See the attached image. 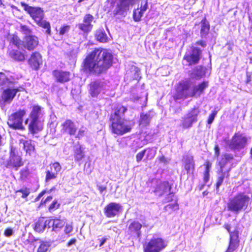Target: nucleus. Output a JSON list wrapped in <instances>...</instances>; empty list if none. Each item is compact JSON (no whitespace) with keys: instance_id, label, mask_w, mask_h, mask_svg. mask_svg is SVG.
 <instances>
[{"instance_id":"nucleus-1","label":"nucleus","mask_w":252,"mask_h":252,"mask_svg":"<svg viewBox=\"0 0 252 252\" xmlns=\"http://www.w3.org/2000/svg\"><path fill=\"white\" fill-rule=\"evenodd\" d=\"M114 56L107 49L95 47L87 53L81 63L83 72L95 76L106 74L114 63Z\"/></svg>"},{"instance_id":"nucleus-2","label":"nucleus","mask_w":252,"mask_h":252,"mask_svg":"<svg viewBox=\"0 0 252 252\" xmlns=\"http://www.w3.org/2000/svg\"><path fill=\"white\" fill-rule=\"evenodd\" d=\"M191 83L189 79L182 80L176 86V93L173 95L175 100L185 99L188 97H198L204 94L205 90L209 87L208 81H203L194 85L189 92Z\"/></svg>"},{"instance_id":"nucleus-3","label":"nucleus","mask_w":252,"mask_h":252,"mask_svg":"<svg viewBox=\"0 0 252 252\" xmlns=\"http://www.w3.org/2000/svg\"><path fill=\"white\" fill-rule=\"evenodd\" d=\"M8 41L10 45L19 48L22 46L25 49L29 51H33L39 45V38L35 35H27L24 37L23 40L16 33L9 34Z\"/></svg>"},{"instance_id":"nucleus-4","label":"nucleus","mask_w":252,"mask_h":252,"mask_svg":"<svg viewBox=\"0 0 252 252\" xmlns=\"http://www.w3.org/2000/svg\"><path fill=\"white\" fill-rule=\"evenodd\" d=\"M252 201V196L250 197L243 192H238L228 200L227 203V210L238 214L242 210L247 209Z\"/></svg>"},{"instance_id":"nucleus-5","label":"nucleus","mask_w":252,"mask_h":252,"mask_svg":"<svg viewBox=\"0 0 252 252\" xmlns=\"http://www.w3.org/2000/svg\"><path fill=\"white\" fill-rule=\"evenodd\" d=\"M9 158L6 161L5 167L7 168H13L17 170L24 165L22 153L13 147H11L9 153Z\"/></svg>"},{"instance_id":"nucleus-6","label":"nucleus","mask_w":252,"mask_h":252,"mask_svg":"<svg viewBox=\"0 0 252 252\" xmlns=\"http://www.w3.org/2000/svg\"><path fill=\"white\" fill-rule=\"evenodd\" d=\"M27 113L26 110L19 109L11 113L8 117L7 124L8 126L13 129L24 130L23 118Z\"/></svg>"},{"instance_id":"nucleus-7","label":"nucleus","mask_w":252,"mask_h":252,"mask_svg":"<svg viewBox=\"0 0 252 252\" xmlns=\"http://www.w3.org/2000/svg\"><path fill=\"white\" fill-rule=\"evenodd\" d=\"M223 227L229 234L228 245L225 252H234L238 248L240 245L238 227L236 226L233 230H231V226L229 223H225Z\"/></svg>"},{"instance_id":"nucleus-8","label":"nucleus","mask_w":252,"mask_h":252,"mask_svg":"<svg viewBox=\"0 0 252 252\" xmlns=\"http://www.w3.org/2000/svg\"><path fill=\"white\" fill-rule=\"evenodd\" d=\"M166 244L161 237H153L143 244V252H161Z\"/></svg>"},{"instance_id":"nucleus-9","label":"nucleus","mask_w":252,"mask_h":252,"mask_svg":"<svg viewBox=\"0 0 252 252\" xmlns=\"http://www.w3.org/2000/svg\"><path fill=\"white\" fill-rule=\"evenodd\" d=\"M109 121L110 122L109 127L113 134L123 135L131 131V126L126 124L122 119L109 120Z\"/></svg>"},{"instance_id":"nucleus-10","label":"nucleus","mask_w":252,"mask_h":252,"mask_svg":"<svg viewBox=\"0 0 252 252\" xmlns=\"http://www.w3.org/2000/svg\"><path fill=\"white\" fill-rule=\"evenodd\" d=\"M7 54L12 61L16 62H24L27 57L25 50L18 48L14 45H10L9 43L7 50Z\"/></svg>"},{"instance_id":"nucleus-11","label":"nucleus","mask_w":252,"mask_h":252,"mask_svg":"<svg viewBox=\"0 0 252 252\" xmlns=\"http://www.w3.org/2000/svg\"><path fill=\"white\" fill-rule=\"evenodd\" d=\"M202 56V50L198 47L191 46L190 52L186 53L183 57V60L188 63L189 66L199 63Z\"/></svg>"},{"instance_id":"nucleus-12","label":"nucleus","mask_w":252,"mask_h":252,"mask_svg":"<svg viewBox=\"0 0 252 252\" xmlns=\"http://www.w3.org/2000/svg\"><path fill=\"white\" fill-rule=\"evenodd\" d=\"M20 4L35 23L44 19V11L41 7L30 6L24 1H21Z\"/></svg>"},{"instance_id":"nucleus-13","label":"nucleus","mask_w":252,"mask_h":252,"mask_svg":"<svg viewBox=\"0 0 252 252\" xmlns=\"http://www.w3.org/2000/svg\"><path fill=\"white\" fill-rule=\"evenodd\" d=\"M22 87L7 88L4 89L0 96V104L4 106L7 103H10L17 93L21 90Z\"/></svg>"},{"instance_id":"nucleus-14","label":"nucleus","mask_w":252,"mask_h":252,"mask_svg":"<svg viewBox=\"0 0 252 252\" xmlns=\"http://www.w3.org/2000/svg\"><path fill=\"white\" fill-rule=\"evenodd\" d=\"M247 138L243 134L236 132L231 139L229 147L233 150L242 149L247 145Z\"/></svg>"},{"instance_id":"nucleus-15","label":"nucleus","mask_w":252,"mask_h":252,"mask_svg":"<svg viewBox=\"0 0 252 252\" xmlns=\"http://www.w3.org/2000/svg\"><path fill=\"white\" fill-rule=\"evenodd\" d=\"M52 75L57 83L64 84L71 80V73L68 71H63L56 69L52 71Z\"/></svg>"},{"instance_id":"nucleus-16","label":"nucleus","mask_w":252,"mask_h":252,"mask_svg":"<svg viewBox=\"0 0 252 252\" xmlns=\"http://www.w3.org/2000/svg\"><path fill=\"white\" fill-rule=\"evenodd\" d=\"M28 63L32 69L34 70H38L40 66L42 64L41 54L37 51L32 52L28 60Z\"/></svg>"},{"instance_id":"nucleus-17","label":"nucleus","mask_w":252,"mask_h":252,"mask_svg":"<svg viewBox=\"0 0 252 252\" xmlns=\"http://www.w3.org/2000/svg\"><path fill=\"white\" fill-rule=\"evenodd\" d=\"M122 206L116 202L108 203L104 209V213L107 218H113L118 215L122 210Z\"/></svg>"},{"instance_id":"nucleus-18","label":"nucleus","mask_w":252,"mask_h":252,"mask_svg":"<svg viewBox=\"0 0 252 252\" xmlns=\"http://www.w3.org/2000/svg\"><path fill=\"white\" fill-rule=\"evenodd\" d=\"M50 170L46 171L45 182L47 183L52 180L56 179L58 174L61 171L62 166L58 162H55L50 164Z\"/></svg>"},{"instance_id":"nucleus-19","label":"nucleus","mask_w":252,"mask_h":252,"mask_svg":"<svg viewBox=\"0 0 252 252\" xmlns=\"http://www.w3.org/2000/svg\"><path fill=\"white\" fill-rule=\"evenodd\" d=\"M77 128L74 123L70 119H66L61 124V131L70 136L75 135Z\"/></svg>"},{"instance_id":"nucleus-20","label":"nucleus","mask_w":252,"mask_h":252,"mask_svg":"<svg viewBox=\"0 0 252 252\" xmlns=\"http://www.w3.org/2000/svg\"><path fill=\"white\" fill-rule=\"evenodd\" d=\"M172 185L168 181H164L161 182L157 185L155 188L154 192L159 196H161L167 192H170L172 188Z\"/></svg>"},{"instance_id":"nucleus-21","label":"nucleus","mask_w":252,"mask_h":252,"mask_svg":"<svg viewBox=\"0 0 252 252\" xmlns=\"http://www.w3.org/2000/svg\"><path fill=\"white\" fill-rule=\"evenodd\" d=\"M89 93L92 97H97L102 90L103 85L98 80H94L89 84Z\"/></svg>"},{"instance_id":"nucleus-22","label":"nucleus","mask_w":252,"mask_h":252,"mask_svg":"<svg viewBox=\"0 0 252 252\" xmlns=\"http://www.w3.org/2000/svg\"><path fill=\"white\" fill-rule=\"evenodd\" d=\"M142 225L141 223L138 221H132L129 225L127 228V234L128 235L132 237L135 236L139 237L141 236V229Z\"/></svg>"},{"instance_id":"nucleus-23","label":"nucleus","mask_w":252,"mask_h":252,"mask_svg":"<svg viewBox=\"0 0 252 252\" xmlns=\"http://www.w3.org/2000/svg\"><path fill=\"white\" fill-rule=\"evenodd\" d=\"M231 169L232 167L230 166H228L227 168L220 167V169L218 172L219 176L217 178L216 184L217 189H219L221 185L224 178H228L229 177V172Z\"/></svg>"},{"instance_id":"nucleus-24","label":"nucleus","mask_w":252,"mask_h":252,"mask_svg":"<svg viewBox=\"0 0 252 252\" xmlns=\"http://www.w3.org/2000/svg\"><path fill=\"white\" fill-rule=\"evenodd\" d=\"M183 164L187 174L189 173L190 171H193L195 169L193 157L190 155L184 156L183 159Z\"/></svg>"},{"instance_id":"nucleus-25","label":"nucleus","mask_w":252,"mask_h":252,"mask_svg":"<svg viewBox=\"0 0 252 252\" xmlns=\"http://www.w3.org/2000/svg\"><path fill=\"white\" fill-rule=\"evenodd\" d=\"M114 112L111 113L109 120L122 119L121 116H124L127 111L126 107L122 105H117L113 109Z\"/></svg>"},{"instance_id":"nucleus-26","label":"nucleus","mask_w":252,"mask_h":252,"mask_svg":"<svg viewBox=\"0 0 252 252\" xmlns=\"http://www.w3.org/2000/svg\"><path fill=\"white\" fill-rule=\"evenodd\" d=\"M28 127L29 133L32 135H34L43 129L42 125L39 124V120H30V123Z\"/></svg>"},{"instance_id":"nucleus-27","label":"nucleus","mask_w":252,"mask_h":252,"mask_svg":"<svg viewBox=\"0 0 252 252\" xmlns=\"http://www.w3.org/2000/svg\"><path fill=\"white\" fill-rule=\"evenodd\" d=\"M133 3V0H119V2L116 5L115 14L121 13L126 10H128L129 5H132Z\"/></svg>"},{"instance_id":"nucleus-28","label":"nucleus","mask_w":252,"mask_h":252,"mask_svg":"<svg viewBox=\"0 0 252 252\" xmlns=\"http://www.w3.org/2000/svg\"><path fill=\"white\" fill-rule=\"evenodd\" d=\"M133 3V0H119V2L116 5L115 14L121 13L126 10H128L129 5H132Z\"/></svg>"},{"instance_id":"nucleus-29","label":"nucleus","mask_w":252,"mask_h":252,"mask_svg":"<svg viewBox=\"0 0 252 252\" xmlns=\"http://www.w3.org/2000/svg\"><path fill=\"white\" fill-rule=\"evenodd\" d=\"M22 143L23 144V149L26 155L31 156L35 152V146L32 143L31 139L23 140Z\"/></svg>"},{"instance_id":"nucleus-30","label":"nucleus","mask_w":252,"mask_h":252,"mask_svg":"<svg viewBox=\"0 0 252 252\" xmlns=\"http://www.w3.org/2000/svg\"><path fill=\"white\" fill-rule=\"evenodd\" d=\"M201 29H200V36L202 38L206 37L210 31V24L207 21L205 17H204L200 22Z\"/></svg>"},{"instance_id":"nucleus-31","label":"nucleus","mask_w":252,"mask_h":252,"mask_svg":"<svg viewBox=\"0 0 252 252\" xmlns=\"http://www.w3.org/2000/svg\"><path fill=\"white\" fill-rule=\"evenodd\" d=\"M200 113V111L198 107H194L191 108L187 113V117L192 122L195 123L198 120V116Z\"/></svg>"},{"instance_id":"nucleus-32","label":"nucleus","mask_w":252,"mask_h":252,"mask_svg":"<svg viewBox=\"0 0 252 252\" xmlns=\"http://www.w3.org/2000/svg\"><path fill=\"white\" fill-rule=\"evenodd\" d=\"M49 223H52V230L58 231L62 228L65 225V221L61 219L55 218L48 220Z\"/></svg>"},{"instance_id":"nucleus-33","label":"nucleus","mask_w":252,"mask_h":252,"mask_svg":"<svg viewBox=\"0 0 252 252\" xmlns=\"http://www.w3.org/2000/svg\"><path fill=\"white\" fill-rule=\"evenodd\" d=\"M42 107L38 105H34L30 113V120H39V115L41 114Z\"/></svg>"},{"instance_id":"nucleus-34","label":"nucleus","mask_w":252,"mask_h":252,"mask_svg":"<svg viewBox=\"0 0 252 252\" xmlns=\"http://www.w3.org/2000/svg\"><path fill=\"white\" fill-rule=\"evenodd\" d=\"M19 174V180L21 181L25 182L30 178L32 172L29 168L26 166L20 170Z\"/></svg>"},{"instance_id":"nucleus-35","label":"nucleus","mask_w":252,"mask_h":252,"mask_svg":"<svg viewBox=\"0 0 252 252\" xmlns=\"http://www.w3.org/2000/svg\"><path fill=\"white\" fill-rule=\"evenodd\" d=\"M94 37L95 40L99 42L106 43L108 41V37L105 31L101 30H97L95 31Z\"/></svg>"},{"instance_id":"nucleus-36","label":"nucleus","mask_w":252,"mask_h":252,"mask_svg":"<svg viewBox=\"0 0 252 252\" xmlns=\"http://www.w3.org/2000/svg\"><path fill=\"white\" fill-rule=\"evenodd\" d=\"M48 220H44L43 218L39 219L35 223L34 230L37 232H42L45 229Z\"/></svg>"},{"instance_id":"nucleus-37","label":"nucleus","mask_w":252,"mask_h":252,"mask_svg":"<svg viewBox=\"0 0 252 252\" xmlns=\"http://www.w3.org/2000/svg\"><path fill=\"white\" fill-rule=\"evenodd\" d=\"M233 158L234 157L231 154H224L222 158L219 162V166L222 168H227L228 166H227V163L233 160Z\"/></svg>"},{"instance_id":"nucleus-38","label":"nucleus","mask_w":252,"mask_h":252,"mask_svg":"<svg viewBox=\"0 0 252 252\" xmlns=\"http://www.w3.org/2000/svg\"><path fill=\"white\" fill-rule=\"evenodd\" d=\"M73 156L76 162H79L85 158L84 152L81 145L74 150Z\"/></svg>"},{"instance_id":"nucleus-39","label":"nucleus","mask_w":252,"mask_h":252,"mask_svg":"<svg viewBox=\"0 0 252 252\" xmlns=\"http://www.w3.org/2000/svg\"><path fill=\"white\" fill-rule=\"evenodd\" d=\"M36 24L40 27L46 29L45 33L49 35H51V28L49 22L44 20L43 19L37 22Z\"/></svg>"},{"instance_id":"nucleus-40","label":"nucleus","mask_w":252,"mask_h":252,"mask_svg":"<svg viewBox=\"0 0 252 252\" xmlns=\"http://www.w3.org/2000/svg\"><path fill=\"white\" fill-rule=\"evenodd\" d=\"M152 117L149 114L141 113L140 114L139 125L143 126H148L150 123Z\"/></svg>"},{"instance_id":"nucleus-41","label":"nucleus","mask_w":252,"mask_h":252,"mask_svg":"<svg viewBox=\"0 0 252 252\" xmlns=\"http://www.w3.org/2000/svg\"><path fill=\"white\" fill-rule=\"evenodd\" d=\"M94 16L91 14H86L84 15L83 19V24L88 25V26L93 28V25L92 23L94 20Z\"/></svg>"},{"instance_id":"nucleus-42","label":"nucleus","mask_w":252,"mask_h":252,"mask_svg":"<svg viewBox=\"0 0 252 252\" xmlns=\"http://www.w3.org/2000/svg\"><path fill=\"white\" fill-rule=\"evenodd\" d=\"M78 29L84 33L88 34L93 29V28L83 23H79L76 25Z\"/></svg>"},{"instance_id":"nucleus-43","label":"nucleus","mask_w":252,"mask_h":252,"mask_svg":"<svg viewBox=\"0 0 252 252\" xmlns=\"http://www.w3.org/2000/svg\"><path fill=\"white\" fill-rule=\"evenodd\" d=\"M70 30V26L66 24H63L61 26L59 31H58V34L60 36H63L65 34L68 33Z\"/></svg>"},{"instance_id":"nucleus-44","label":"nucleus","mask_w":252,"mask_h":252,"mask_svg":"<svg viewBox=\"0 0 252 252\" xmlns=\"http://www.w3.org/2000/svg\"><path fill=\"white\" fill-rule=\"evenodd\" d=\"M193 124L187 117L183 118L181 126L184 129H187L191 127Z\"/></svg>"},{"instance_id":"nucleus-45","label":"nucleus","mask_w":252,"mask_h":252,"mask_svg":"<svg viewBox=\"0 0 252 252\" xmlns=\"http://www.w3.org/2000/svg\"><path fill=\"white\" fill-rule=\"evenodd\" d=\"M50 245L47 242L40 241L37 252H46Z\"/></svg>"},{"instance_id":"nucleus-46","label":"nucleus","mask_w":252,"mask_h":252,"mask_svg":"<svg viewBox=\"0 0 252 252\" xmlns=\"http://www.w3.org/2000/svg\"><path fill=\"white\" fill-rule=\"evenodd\" d=\"M142 11L139 10L138 8L134 9L133 11V19L135 22H139L143 16Z\"/></svg>"},{"instance_id":"nucleus-47","label":"nucleus","mask_w":252,"mask_h":252,"mask_svg":"<svg viewBox=\"0 0 252 252\" xmlns=\"http://www.w3.org/2000/svg\"><path fill=\"white\" fill-rule=\"evenodd\" d=\"M60 207V203L57 199H55L49 206L48 209L50 212H53L58 209Z\"/></svg>"},{"instance_id":"nucleus-48","label":"nucleus","mask_w":252,"mask_h":252,"mask_svg":"<svg viewBox=\"0 0 252 252\" xmlns=\"http://www.w3.org/2000/svg\"><path fill=\"white\" fill-rule=\"evenodd\" d=\"M18 192H20L22 194V197L23 198H26L30 193V189L27 187H25L15 191V194H17Z\"/></svg>"},{"instance_id":"nucleus-49","label":"nucleus","mask_w":252,"mask_h":252,"mask_svg":"<svg viewBox=\"0 0 252 252\" xmlns=\"http://www.w3.org/2000/svg\"><path fill=\"white\" fill-rule=\"evenodd\" d=\"M11 83L9 78L2 72H0V87L5 85L6 84Z\"/></svg>"},{"instance_id":"nucleus-50","label":"nucleus","mask_w":252,"mask_h":252,"mask_svg":"<svg viewBox=\"0 0 252 252\" xmlns=\"http://www.w3.org/2000/svg\"><path fill=\"white\" fill-rule=\"evenodd\" d=\"M179 209V204L177 203V200H175L173 204H168L164 207V209L166 211L170 210L171 211H175Z\"/></svg>"},{"instance_id":"nucleus-51","label":"nucleus","mask_w":252,"mask_h":252,"mask_svg":"<svg viewBox=\"0 0 252 252\" xmlns=\"http://www.w3.org/2000/svg\"><path fill=\"white\" fill-rule=\"evenodd\" d=\"M20 28L21 32L25 34L30 35V34L32 32V30L26 25H21Z\"/></svg>"},{"instance_id":"nucleus-52","label":"nucleus","mask_w":252,"mask_h":252,"mask_svg":"<svg viewBox=\"0 0 252 252\" xmlns=\"http://www.w3.org/2000/svg\"><path fill=\"white\" fill-rule=\"evenodd\" d=\"M73 230V226L71 223H66L64 228V233L68 236H70V233Z\"/></svg>"},{"instance_id":"nucleus-53","label":"nucleus","mask_w":252,"mask_h":252,"mask_svg":"<svg viewBox=\"0 0 252 252\" xmlns=\"http://www.w3.org/2000/svg\"><path fill=\"white\" fill-rule=\"evenodd\" d=\"M86 128H83L82 127V128H80L78 130L77 134L75 136V138L80 139L83 137L86 134Z\"/></svg>"},{"instance_id":"nucleus-54","label":"nucleus","mask_w":252,"mask_h":252,"mask_svg":"<svg viewBox=\"0 0 252 252\" xmlns=\"http://www.w3.org/2000/svg\"><path fill=\"white\" fill-rule=\"evenodd\" d=\"M217 111L214 110L212 112V113L210 114L209 116L208 119H207V124H211L213 122L214 120L215 117L217 114Z\"/></svg>"},{"instance_id":"nucleus-55","label":"nucleus","mask_w":252,"mask_h":252,"mask_svg":"<svg viewBox=\"0 0 252 252\" xmlns=\"http://www.w3.org/2000/svg\"><path fill=\"white\" fill-rule=\"evenodd\" d=\"M146 149H144L141 152L138 153L136 155V160L137 162H139L141 161L142 158H143L144 155L145 154Z\"/></svg>"},{"instance_id":"nucleus-56","label":"nucleus","mask_w":252,"mask_h":252,"mask_svg":"<svg viewBox=\"0 0 252 252\" xmlns=\"http://www.w3.org/2000/svg\"><path fill=\"white\" fill-rule=\"evenodd\" d=\"M13 233V230L11 228H7L5 229L4 232V235L6 237H10L12 235Z\"/></svg>"},{"instance_id":"nucleus-57","label":"nucleus","mask_w":252,"mask_h":252,"mask_svg":"<svg viewBox=\"0 0 252 252\" xmlns=\"http://www.w3.org/2000/svg\"><path fill=\"white\" fill-rule=\"evenodd\" d=\"M174 196V193L173 192H169V194L165 197V200L166 202H169L173 200V197Z\"/></svg>"},{"instance_id":"nucleus-58","label":"nucleus","mask_w":252,"mask_h":252,"mask_svg":"<svg viewBox=\"0 0 252 252\" xmlns=\"http://www.w3.org/2000/svg\"><path fill=\"white\" fill-rule=\"evenodd\" d=\"M195 45H199L201 47L204 48L207 46V44L205 41L203 40H199L195 42Z\"/></svg>"},{"instance_id":"nucleus-59","label":"nucleus","mask_w":252,"mask_h":252,"mask_svg":"<svg viewBox=\"0 0 252 252\" xmlns=\"http://www.w3.org/2000/svg\"><path fill=\"white\" fill-rule=\"evenodd\" d=\"M210 174L209 172H204V176H203V180L204 183H206L208 182L209 179Z\"/></svg>"},{"instance_id":"nucleus-60","label":"nucleus","mask_w":252,"mask_h":252,"mask_svg":"<svg viewBox=\"0 0 252 252\" xmlns=\"http://www.w3.org/2000/svg\"><path fill=\"white\" fill-rule=\"evenodd\" d=\"M147 8H148V2H147V1H146L143 5H142V4L141 5L140 10L141 11H142V12L143 13L144 11H145L147 10Z\"/></svg>"},{"instance_id":"nucleus-61","label":"nucleus","mask_w":252,"mask_h":252,"mask_svg":"<svg viewBox=\"0 0 252 252\" xmlns=\"http://www.w3.org/2000/svg\"><path fill=\"white\" fill-rule=\"evenodd\" d=\"M205 170L204 172L207 171V172H209L210 168L211 167V163L209 161H207L206 162V163L205 164Z\"/></svg>"},{"instance_id":"nucleus-62","label":"nucleus","mask_w":252,"mask_h":252,"mask_svg":"<svg viewBox=\"0 0 252 252\" xmlns=\"http://www.w3.org/2000/svg\"><path fill=\"white\" fill-rule=\"evenodd\" d=\"M215 154L217 157L220 156V149L218 145H216L214 147Z\"/></svg>"},{"instance_id":"nucleus-63","label":"nucleus","mask_w":252,"mask_h":252,"mask_svg":"<svg viewBox=\"0 0 252 252\" xmlns=\"http://www.w3.org/2000/svg\"><path fill=\"white\" fill-rule=\"evenodd\" d=\"M97 189L100 193H102L107 189L106 186L97 185Z\"/></svg>"},{"instance_id":"nucleus-64","label":"nucleus","mask_w":252,"mask_h":252,"mask_svg":"<svg viewBox=\"0 0 252 252\" xmlns=\"http://www.w3.org/2000/svg\"><path fill=\"white\" fill-rule=\"evenodd\" d=\"M107 238L106 237H104L100 239H99V246L101 247L107 241Z\"/></svg>"}]
</instances>
